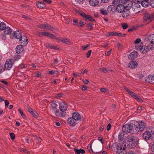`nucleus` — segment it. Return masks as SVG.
<instances>
[{
	"instance_id": "nucleus-46",
	"label": "nucleus",
	"mask_w": 154,
	"mask_h": 154,
	"mask_svg": "<svg viewBox=\"0 0 154 154\" xmlns=\"http://www.w3.org/2000/svg\"><path fill=\"white\" fill-rule=\"evenodd\" d=\"M75 1L77 3L82 5L84 3L85 0H75Z\"/></svg>"
},
{
	"instance_id": "nucleus-31",
	"label": "nucleus",
	"mask_w": 154,
	"mask_h": 154,
	"mask_svg": "<svg viewBox=\"0 0 154 154\" xmlns=\"http://www.w3.org/2000/svg\"><path fill=\"white\" fill-rule=\"evenodd\" d=\"M45 46L47 48H51V49H58V48L56 46H54V45H53L49 43H47L45 44Z\"/></svg>"
},
{
	"instance_id": "nucleus-50",
	"label": "nucleus",
	"mask_w": 154,
	"mask_h": 154,
	"mask_svg": "<svg viewBox=\"0 0 154 154\" xmlns=\"http://www.w3.org/2000/svg\"><path fill=\"white\" fill-rule=\"evenodd\" d=\"M85 23L84 22L81 21H80L79 24V27H82L84 25H85Z\"/></svg>"
},
{
	"instance_id": "nucleus-20",
	"label": "nucleus",
	"mask_w": 154,
	"mask_h": 154,
	"mask_svg": "<svg viewBox=\"0 0 154 154\" xmlns=\"http://www.w3.org/2000/svg\"><path fill=\"white\" fill-rule=\"evenodd\" d=\"M89 5L91 6L95 7L99 4V0H89Z\"/></svg>"
},
{
	"instance_id": "nucleus-16",
	"label": "nucleus",
	"mask_w": 154,
	"mask_h": 154,
	"mask_svg": "<svg viewBox=\"0 0 154 154\" xmlns=\"http://www.w3.org/2000/svg\"><path fill=\"white\" fill-rule=\"evenodd\" d=\"M125 9V7L123 5L120 4L117 6L116 9L118 12L122 13Z\"/></svg>"
},
{
	"instance_id": "nucleus-22",
	"label": "nucleus",
	"mask_w": 154,
	"mask_h": 154,
	"mask_svg": "<svg viewBox=\"0 0 154 154\" xmlns=\"http://www.w3.org/2000/svg\"><path fill=\"white\" fill-rule=\"evenodd\" d=\"M27 109L28 111L33 116L35 117H37L38 114L35 111L33 110L32 109L29 107H28Z\"/></svg>"
},
{
	"instance_id": "nucleus-62",
	"label": "nucleus",
	"mask_w": 154,
	"mask_h": 154,
	"mask_svg": "<svg viewBox=\"0 0 154 154\" xmlns=\"http://www.w3.org/2000/svg\"><path fill=\"white\" fill-rule=\"evenodd\" d=\"M137 98H136V99L137 100L139 101L140 102H142V100L141 98L138 96H137Z\"/></svg>"
},
{
	"instance_id": "nucleus-14",
	"label": "nucleus",
	"mask_w": 154,
	"mask_h": 154,
	"mask_svg": "<svg viewBox=\"0 0 154 154\" xmlns=\"http://www.w3.org/2000/svg\"><path fill=\"white\" fill-rule=\"evenodd\" d=\"M143 137L144 139L149 140L152 137L151 133L150 131H146L143 134Z\"/></svg>"
},
{
	"instance_id": "nucleus-52",
	"label": "nucleus",
	"mask_w": 154,
	"mask_h": 154,
	"mask_svg": "<svg viewBox=\"0 0 154 154\" xmlns=\"http://www.w3.org/2000/svg\"><path fill=\"white\" fill-rule=\"evenodd\" d=\"M122 26L124 29H126L128 27V25L127 24L125 23L122 24Z\"/></svg>"
},
{
	"instance_id": "nucleus-41",
	"label": "nucleus",
	"mask_w": 154,
	"mask_h": 154,
	"mask_svg": "<svg viewBox=\"0 0 154 154\" xmlns=\"http://www.w3.org/2000/svg\"><path fill=\"white\" fill-rule=\"evenodd\" d=\"M18 112L21 115L22 117L24 119L26 118V117L25 115L23 113L22 111L20 109H18Z\"/></svg>"
},
{
	"instance_id": "nucleus-9",
	"label": "nucleus",
	"mask_w": 154,
	"mask_h": 154,
	"mask_svg": "<svg viewBox=\"0 0 154 154\" xmlns=\"http://www.w3.org/2000/svg\"><path fill=\"white\" fill-rule=\"evenodd\" d=\"M136 49L138 51H140L141 53L143 54H145L149 50V48L147 46L142 45H137L136 46Z\"/></svg>"
},
{
	"instance_id": "nucleus-57",
	"label": "nucleus",
	"mask_w": 154,
	"mask_h": 154,
	"mask_svg": "<svg viewBox=\"0 0 154 154\" xmlns=\"http://www.w3.org/2000/svg\"><path fill=\"white\" fill-rule=\"evenodd\" d=\"M150 3V5L153 8H154V0H151Z\"/></svg>"
},
{
	"instance_id": "nucleus-44",
	"label": "nucleus",
	"mask_w": 154,
	"mask_h": 154,
	"mask_svg": "<svg viewBox=\"0 0 154 154\" xmlns=\"http://www.w3.org/2000/svg\"><path fill=\"white\" fill-rule=\"evenodd\" d=\"M100 91L102 92H109V90L108 89H106L105 88H102L100 89Z\"/></svg>"
},
{
	"instance_id": "nucleus-28",
	"label": "nucleus",
	"mask_w": 154,
	"mask_h": 154,
	"mask_svg": "<svg viewBox=\"0 0 154 154\" xmlns=\"http://www.w3.org/2000/svg\"><path fill=\"white\" fill-rule=\"evenodd\" d=\"M148 0H144L140 2V4L142 6L144 7H147L149 4Z\"/></svg>"
},
{
	"instance_id": "nucleus-59",
	"label": "nucleus",
	"mask_w": 154,
	"mask_h": 154,
	"mask_svg": "<svg viewBox=\"0 0 154 154\" xmlns=\"http://www.w3.org/2000/svg\"><path fill=\"white\" fill-rule=\"evenodd\" d=\"M92 25L93 24L92 23H90L87 24V26L90 29H91L92 28Z\"/></svg>"
},
{
	"instance_id": "nucleus-37",
	"label": "nucleus",
	"mask_w": 154,
	"mask_h": 154,
	"mask_svg": "<svg viewBox=\"0 0 154 154\" xmlns=\"http://www.w3.org/2000/svg\"><path fill=\"white\" fill-rule=\"evenodd\" d=\"M114 6L113 5H110L107 8V10L108 11L111 12L115 10V8Z\"/></svg>"
},
{
	"instance_id": "nucleus-12",
	"label": "nucleus",
	"mask_w": 154,
	"mask_h": 154,
	"mask_svg": "<svg viewBox=\"0 0 154 154\" xmlns=\"http://www.w3.org/2000/svg\"><path fill=\"white\" fill-rule=\"evenodd\" d=\"M138 64L136 61L132 60L131 61L128 65V68L134 69L137 66Z\"/></svg>"
},
{
	"instance_id": "nucleus-51",
	"label": "nucleus",
	"mask_w": 154,
	"mask_h": 154,
	"mask_svg": "<svg viewBox=\"0 0 154 154\" xmlns=\"http://www.w3.org/2000/svg\"><path fill=\"white\" fill-rule=\"evenodd\" d=\"M119 33L114 32H112L110 33L109 35H114L119 36Z\"/></svg>"
},
{
	"instance_id": "nucleus-63",
	"label": "nucleus",
	"mask_w": 154,
	"mask_h": 154,
	"mask_svg": "<svg viewBox=\"0 0 154 154\" xmlns=\"http://www.w3.org/2000/svg\"><path fill=\"white\" fill-rule=\"evenodd\" d=\"M137 98H136V99L137 100L139 101L140 102H142V100L141 98L138 96H137Z\"/></svg>"
},
{
	"instance_id": "nucleus-24",
	"label": "nucleus",
	"mask_w": 154,
	"mask_h": 154,
	"mask_svg": "<svg viewBox=\"0 0 154 154\" xmlns=\"http://www.w3.org/2000/svg\"><path fill=\"white\" fill-rule=\"evenodd\" d=\"M154 80V76L149 75L146 78L145 81L148 82H151Z\"/></svg>"
},
{
	"instance_id": "nucleus-11",
	"label": "nucleus",
	"mask_w": 154,
	"mask_h": 154,
	"mask_svg": "<svg viewBox=\"0 0 154 154\" xmlns=\"http://www.w3.org/2000/svg\"><path fill=\"white\" fill-rule=\"evenodd\" d=\"M19 41L21 45L23 46L26 45L28 43V39L25 36H22L20 39H19Z\"/></svg>"
},
{
	"instance_id": "nucleus-23",
	"label": "nucleus",
	"mask_w": 154,
	"mask_h": 154,
	"mask_svg": "<svg viewBox=\"0 0 154 154\" xmlns=\"http://www.w3.org/2000/svg\"><path fill=\"white\" fill-rule=\"evenodd\" d=\"M14 37L17 39H20L22 36L21 32L19 31H16L14 33Z\"/></svg>"
},
{
	"instance_id": "nucleus-5",
	"label": "nucleus",
	"mask_w": 154,
	"mask_h": 154,
	"mask_svg": "<svg viewBox=\"0 0 154 154\" xmlns=\"http://www.w3.org/2000/svg\"><path fill=\"white\" fill-rule=\"evenodd\" d=\"M75 11L81 15L85 19V20H88L90 21L94 22L95 20L90 15L86 14L83 12L76 9Z\"/></svg>"
},
{
	"instance_id": "nucleus-10",
	"label": "nucleus",
	"mask_w": 154,
	"mask_h": 154,
	"mask_svg": "<svg viewBox=\"0 0 154 154\" xmlns=\"http://www.w3.org/2000/svg\"><path fill=\"white\" fill-rule=\"evenodd\" d=\"M154 19V14H146L144 17V20L149 22L152 21Z\"/></svg>"
},
{
	"instance_id": "nucleus-17",
	"label": "nucleus",
	"mask_w": 154,
	"mask_h": 154,
	"mask_svg": "<svg viewBox=\"0 0 154 154\" xmlns=\"http://www.w3.org/2000/svg\"><path fill=\"white\" fill-rule=\"evenodd\" d=\"M124 89L128 93L131 95L132 97L133 98L136 99V98H137V96H138L137 94L134 93L132 92V91H131L130 90H129L126 87H124Z\"/></svg>"
},
{
	"instance_id": "nucleus-18",
	"label": "nucleus",
	"mask_w": 154,
	"mask_h": 154,
	"mask_svg": "<svg viewBox=\"0 0 154 154\" xmlns=\"http://www.w3.org/2000/svg\"><path fill=\"white\" fill-rule=\"evenodd\" d=\"M38 27L52 30L53 28L50 25L48 24H42L38 26Z\"/></svg>"
},
{
	"instance_id": "nucleus-58",
	"label": "nucleus",
	"mask_w": 154,
	"mask_h": 154,
	"mask_svg": "<svg viewBox=\"0 0 154 154\" xmlns=\"http://www.w3.org/2000/svg\"><path fill=\"white\" fill-rule=\"evenodd\" d=\"M111 53V50H110L108 51L107 52H106L105 53V55L106 56H109L110 54Z\"/></svg>"
},
{
	"instance_id": "nucleus-13",
	"label": "nucleus",
	"mask_w": 154,
	"mask_h": 154,
	"mask_svg": "<svg viewBox=\"0 0 154 154\" xmlns=\"http://www.w3.org/2000/svg\"><path fill=\"white\" fill-rule=\"evenodd\" d=\"M67 108V104L64 102H62L60 104V111L63 112L66 110Z\"/></svg>"
},
{
	"instance_id": "nucleus-25",
	"label": "nucleus",
	"mask_w": 154,
	"mask_h": 154,
	"mask_svg": "<svg viewBox=\"0 0 154 154\" xmlns=\"http://www.w3.org/2000/svg\"><path fill=\"white\" fill-rule=\"evenodd\" d=\"M76 120H75L72 118H69L68 119L69 124L71 125L74 126L75 125Z\"/></svg>"
},
{
	"instance_id": "nucleus-40",
	"label": "nucleus",
	"mask_w": 154,
	"mask_h": 154,
	"mask_svg": "<svg viewBox=\"0 0 154 154\" xmlns=\"http://www.w3.org/2000/svg\"><path fill=\"white\" fill-rule=\"evenodd\" d=\"M150 42L149 44L148 45V47L152 50L154 48V43L151 41H150Z\"/></svg>"
},
{
	"instance_id": "nucleus-4",
	"label": "nucleus",
	"mask_w": 154,
	"mask_h": 154,
	"mask_svg": "<svg viewBox=\"0 0 154 154\" xmlns=\"http://www.w3.org/2000/svg\"><path fill=\"white\" fill-rule=\"evenodd\" d=\"M134 2L133 3H132L131 7L134 13L137 14L140 12L141 10L140 5V2L139 0H134Z\"/></svg>"
},
{
	"instance_id": "nucleus-35",
	"label": "nucleus",
	"mask_w": 154,
	"mask_h": 154,
	"mask_svg": "<svg viewBox=\"0 0 154 154\" xmlns=\"http://www.w3.org/2000/svg\"><path fill=\"white\" fill-rule=\"evenodd\" d=\"M6 27V25L5 23L3 22L0 23V30H4Z\"/></svg>"
},
{
	"instance_id": "nucleus-42",
	"label": "nucleus",
	"mask_w": 154,
	"mask_h": 154,
	"mask_svg": "<svg viewBox=\"0 0 154 154\" xmlns=\"http://www.w3.org/2000/svg\"><path fill=\"white\" fill-rule=\"evenodd\" d=\"M141 40L140 39V38H137V39H136L134 43L135 44V47L136 48V46L137 45H139V44L141 42Z\"/></svg>"
},
{
	"instance_id": "nucleus-7",
	"label": "nucleus",
	"mask_w": 154,
	"mask_h": 154,
	"mask_svg": "<svg viewBox=\"0 0 154 154\" xmlns=\"http://www.w3.org/2000/svg\"><path fill=\"white\" fill-rule=\"evenodd\" d=\"M14 60L12 59H8L6 61L4 65L5 69L6 70H10L12 67Z\"/></svg>"
},
{
	"instance_id": "nucleus-34",
	"label": "nucleus",
	"mask_w": 154,
	"mask_h": 154,
	"mask_svg": "<svg viewBox=\"0 0 154 154\" xmlns=\"http://www.w3.org/2000/svg\"><path fill=\"white\" fill-rule=\"evenodd\" d=\"M58 72L57 70H51L49 72V74L50 75H53L54 77H57L58 75Z\"/></svg>"
},
{
	"instance_id": "nucleus-21",
	"label": "nucleus",
	"mask_w": 154,
	"mask_h": 154,
	"mask_svg": "<svg viewBox=\"0 0 154 154\" xmlns=\"http://www.w3.org/2000/svg\"><path fill=\"white\" fill-rule=\"evenodd\" d=\"M58 105L55 103H51L50 108V110L52 112H55L57 109Z\"/></svg>"
},
{
	"instance_id": "nucleus-33",
	"label": "nucleus",
	"mask_w": 154,
	"mask_h": 154,
	"mask_svg": "<svg viewBox=\"0 0 154 154\" xmlns=\"http://www.w3.org/2000/svg\"><path fill=\"white\" fill-rule=\"evenodd\" d=\"M54 112H55V114L57 116L64 117L65 115L64 114H63V113H60L58 109L56 110Z\"/></svg>"
},
{
	"instance_id": "nucleus-61",
	"label": "nucleus",
	"mask_w": 154,
	"mask_h": 154,
	"mask_svg": "<svg viewBox=\"0 0 154 154\" xmlns=\"http://www.w3.org/2000/svg\"><path fill=\"white\" fill-rule=\"evenodd\" d=\"M81 72V74H83L85 73H87V72H88V70L87 69H85V70H83Z\"/></svg>"
},
{
	"instance_id": "nucleus-2",
	"label": "nucleus",
	"mask_w": 154,
	"mask_h": 154,
	"mask_svg": "<svg viewBox=\"0 0 154 154\" xmlns=\"http://www.w3.org/2000/svg\"><path fill=\"white\" fill-rule=\"evenodd\" d=\"M42 35L44 36H47L50 38L54 39H56L59 42H61L67 45H70L72 43L70 40L68 38H56V36L53 35L51 34L48 32H43L41 33Z\"/></svg>"
},
{
	"instance_id": "nucleus-56",
	"label": "nucleus",
	"mask_w": 154,
	"mask_h": 154,
	"mask_svg": "<svg viewBox=\"0 0 154 154\" xmlns=\"http://www.w3.org/2000/svg\"><path fill=\"white\" fill-rule=\"evenodd\" d=\"M100 69L104 72H106L108 70V69L105 68H100Z\"/></svg>"
},
{
	"instance_id": "nucleus-27",
	"label": "nucleus",
	"mask_w": 154,
	"mask_h": 154,
	"mask_svg": "<svg viewBox=\"0 0 154 154\" xmlns=\"http://www.w3.org/2000/svg\"><path fill=\"white\" fill-rule=\"evenodd\" d=\"M122 13V16L124 18L127 17L129 15V11L126 9Z\"/></svg>"
},
{
	"instance_id": "nucleus-47",
	"label": "nucleus",
	"mask_w": 154,
	"mask_h": 154,
	"mask_svg": "<svg viewBox=\"0 0 154 154\" xmlns=\"http://www.w3.org/2000/svg\"><path fill=\"white\" fill-rule=\"evenodd\" d=\"M5 69L4 68L3 66L0 64V73L3 72Z\"/></svg>"
},
{
	"instance_id": "nucleus-36",
	"label": "nucleus",
	"mask_w": 154,
	"mask_h": 154,
	"mask_svg": "<svg viewBox=\"0 0 154 154\" xmlns=\"http://www.w3.org/2000/svg\"><path fill=\"white\" fill-rule=\"evenodd\" d=\"M100 11L103 15H106L107 14L106 10L103 8H101L100 10Z\"/></svg>"
},
{
	"instance_id": "nucleus-8",
	"label": "nucleus",
	"mask_w": 154,
	"mask_h": 154,
	"mask_svg": "<svg viewBox=\"0 0 154 154\" xmlns=\"http://www.w3.org/2000/svg\"><path fill=\"white\" fill-rule=\"evenodd\" d=\"M133 128V126L131 124H127L123 126L122 130L124 133H129L131 131Z\"/></svg>"
},
{
	"instance_id": "nucleus-1",
	"label": "nucleus",
	"mask_w": 154,
	"mask_h": 154,
	"mask_svg": "<svg viewBox=\"0 0 154 154\" xmlns=\"http://www.w3.org/2000/svg\"><path fill=\"white\" fill-rule=\"evenodd\" d=\"M138 139L137 137L128 136L123 141V144L125 146H128L132 148L138 144Z\"/></svg>"
},
{
	"instance_id": "nucleus-29",
	"label": "nucleus",
	"mask_w": 154,
	"mask_h": 154,
	"mask_svg": "<svg viewBox=\"0 0 154 154\" xmlns=\"http://www.w3.org/2000/svg\"><path fill=\"white\" fill-rule=\"evenodd\" d=\"M37 6L39 8H44L45 7V4L43 2H39L37 3Z\"/></svg>"
},
{
	"instance_id": "nucleus-49",
	"label": "nucleus",
	"mask_w": 154,
	"mask_h": 154,
	"mask_svg": "<svg viewBox=\"0 0 154 154\" xmlns=\"http://www.w3.org/2000/svg\"><path fill=\"white\" fill-rule=\"evenodd\" d=\"M10 135L11 139L12 140H14L15 138L14 134L13 133H11Z\"/></svg>"
},
{
	"instance_id": "nucleus-38",
	"label": "nucleus",
	"mask_w": 154,
	"mask_h": 154,
	"mask_svg": "<svg viewBox=\"0 0 154 154\" xmlns=\"http://www.w3.org/2000/svg\"><path fill=\"white\" fill-rule=\"evenodd\" d=\"M119 0H115L113 1L112 2V4L115 6L117 7V6L120 4H121L119 2Z\"/></svg>"
},
{
	"instance_id": "nucleus-64",
	"label": "nucleus",
	"mask_w": 154,
	"mask_h": 154,
	"mask_svg": "<svg viewBox=\"0 0 154 154\" xmlns=\"http://www.w3.org/2000/svg\"><path fill=\"white\" fill-rule=\"evenodd\" d=\"M111 128V124L110 123H109L107 127V128H106L107 130V131H109L110 129Z\"/></svg>"
},
{
	"instance_id": "nucleus-48",
	"label": "nucleus",
	"mask_w": 154,
	"mask_h": 154,
	"mask_svg": "<svg viewBox=\"0 0 154 154\" xmlns=\"http://www.w3.org/2000/svg\"><path fill=\"white\" fill-rule=\"evenodd\" d=\"M150 41L154 43V34L151 35L149 37Z\"/></svg>"
},
{
	"instance_id": "nucleus-19",
	"label": "nucleus",
	"mask_w": 154,
	"mask_h": 154,
	"mask_svg": "<svg viewBox=\"0 0 154 154\" xmlns=\"http://www.w3.org/2000/svg\"><path fill=\"white\" fill-rule=\"evenodd\" d=\"M72 118L76 121L80 120L81 119L80 115L77 112H74L72 114Z\"/></svg>"
},
{
	"instance_id": "nucleus-3",
	"label": "nucleus",
	"mask_w": 154,
	"mask_h": 154,
	"mask_svg": "<svg viewBox=\"0 0 154 154\" xmlns=\"http://www.w3.org/2000/svg\"><path fill=\"white\" fill-rule=\"evenodd\" d=\"M134 124L135 126L133 129V131L135 132L138 131H141L144 130L145 126V123L143 121H141L139 123L137 121H135Z\"/></svg>"
},
{
	"instance_id": "nucleus-43",
	"label": "nucleus",
	"mask_w": 154,
	"mask_h": 154,
	"mask_svg": "<svg viewBox=\"0 0 154 154\" xmlns=\"http://www.w3.org/2000/svg\"><path fill=\"white\" fill-rule=\"evenodd\" d=\"M33 136L35 137L34 139L36 140L37 142H40L41 141V139L40 137H38L35 135H33Z\"/></svg>"
},
{
	"instance_id": "nucleus-53",
	"label": "nucleus",
	"mask_w": 154,
	"mask_h": 154,
	"mask_svg": "<svg viewBox=\"0 0 154 154\" xmlns=\"http://www.w3.org/2000/svg\"><path fill=\"white\" fill-rule=\"evenodd\" d=\"M91 50H89L87 52V53H86L87 57V58H89L90 57L91 53Z\"/></svg>"
},
{
	"instance_id": "nucleus-55",
	"label": "nucleus",
	"mask_w": 154,
	"mask_h": 154,
	"mask_svg": "<svg viewBox=\"0 0 154 154\" xmlns=\"http://www.w3.org/2000/svg\"><path fill=\"white\" fill-rule=\"evenodd\" d=\"M58 63V60L57 59H55L54 60V62L53 63H51V65L53 66H55L56 64L57 63Z\"/></svg>"
},
{
	"instance_id": "nucleus-45",
	"label": "nucleus",
	"mask_w": 154,
	"mask_h": 154,
	"mask_svg": "<svg viewBox=\"0 0 154 154\" xmlns=\"http://www.w3.org/2000/svg\"><path fill=\"white\" fill-rule=\"evenodd\" d=\"M87 148L90 153L94 152L92 150L91 145L88 144L87 146Z\"/></svg>"
},
{
	"instance_id": "nucleus-6",
	"label": "nucleus",
	"mask_w": 154,
	"mask_h": 154,
	"mask_svg": "<svg viewBox=\"0 0 154 154\" xmlns=\"http://www.w3.org/2000/svg\"><path fill=\"white\" fill-rule=\"evenodd\" d=\"M116 154H126V153L125 147L120 144L116 146Z\"/></svg>"
},
{
	"instance_id": "nucleus-39",
	"label": "nucleus",
	"mask_w": 154,
	"mask_h": 154,
	"mask_svg": "<svg viewBox=\"0 0 154 154\" xmlns=\"http://www.w3.org/2000/svg\"><path fill=\"white\" fill-rule=\"evenodd\" d=\"M90 44H87L85 45H82V50H85L88 49H89V47Z\"/></svg>"
},
{
	"instance_id": "nucleus-32",
	"label": "nucleus",
	"mask_w": 154,
	"mask_h": 154,
	"mask_svg": "<svg viewBox=\"0 0 154 154\" xmlns=\"http://www.w3.org/2000/svg\"><path fill=\"white\" fill-rule=\"evenodd\" d=\"M74 151L76 154H84L85 153V151L83 149H75Z\"/></svg>"
},
{
	"instance_id": "nucleus-54",
	"label": "nucleus",
	"mask_w": 154,
	"mask_h": 154,
	"mask_svg": "<svg viewBox=\"0 0 154 154\" xmlns=\"http://www.w3.org/2000/svg\"><path fill=\"white\" fill-rule=\"evenodd\" d=\"M81 73L78 72L77 73H73V75L74 76L76 77H79L81 75Z\"/></svg>"
},
{
	"instance_id": "nucleus-15",
	"label": "nucleus",
	"mask_w": 154,
	"mask_h": 154,
	"mask_svg": "<svg viewBox=\"0 0 154 154\" xmlns=\"http://www.w3.org/2000/svg\"><path fill=\"white\" fill-rule=\"evenodd\" d=\"M138 55V52L137 51H133L131 52L128 55V58L130 59H134L136 58Z\"/></svg>"
},
{
	"instance_id": "nucleus-60",
	"label": "nucleus",
	"mask_w": 154,
	"mask_h": 154,
	"mask_svg": "<svg viewBox=\"0 0 154 154\" xmlns=\"http://www.w3.org/2000/svg\"><path fill=\"white\" fill-rule=\"evenodd\" d=\"M20 58V55H17L15 56L14 57V60H18Z\"/></svg>"
},
{
	"instance_id": "nucleus-30",
	"label": "nucleus",
	"mask_w": 154,
	"mask_h": 154,
	"mask_svg": "<svg viewBox=\"0 0 154 154\" xmlns=\"http://www.w3.org/2000/svg\"><path fill=\"white\" fill-rule=\"evenodd\" d=\"M5 29V30L4 31V33L5 34L9 35L11 33L12 30L11 28L9 27H6Z\"/></svg>"
},
{
	"instance_id": "nucleus-26",
	"label": "nucleus",
	"mask_w": 154,
	"mask_h": 154,
	"mask_svg": "<svg viewBox=\"0 0 154 154\" xmlns=\"http://www.w3.org/2000/svg\"><path fill=\"white\" fill-rule=\"evenodd\" d=\"M23 46L19 45L17 46L16 48V51L17 53L20 54L23 51Z\"/></svg>"
}]
</instances>
